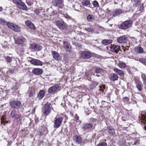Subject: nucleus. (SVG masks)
I'll list each match as a JSON object with an SVG mask.
<instances>
[{
    "label": "nucleus",
    "mask_w": 146,
    "mask_h": 146,
    "mask_svg": "<svg viewBox=\"0 0 146 146\" xmlns=\"http://www.w3.org/2000/svg\"><path fill=\"white\" fill-rule=\"evenodd\" d=\"M42 116H46L50 112V104L47 102L43 106L42 109Z\"/></svg>",
    "instance_id": "1"
},
{
    "label": "nucleus",
    "mask_w": 146,
    "mask_h": 146,
    "mask_svg": "<svg viewBox=\"0 0 146 146\" xmlns=\"http://www.w3.org/2000/svg\"><path fill=\"white\" fill-rule=\"evenodd\" d=\"M133 22L131 20H127L124 22L120 26V28L121 29H127L132 26Z\"/></svg>",
    "instance_id": "2"
},
{
    "label": "nucleus",
    "mask_w": 146,
    "mask_h": 146,
    "mask_svg": "<svg viewBox=\"0 0 146 146\" xmlns=\"http://www.w3.org/2000/svg\"><path fill=\"white\" fill-rule=\"evenodd\" d=\"M7 25L9 27L15 31L18 32L21 31V27L14 23L8 22L7 23Z\"/></svg>",
    "instance_id": "3"
},
{
    "label": "nucleus",
    "mask_w": 146,
    "mask_h": 146,
    "mask_svg": "<svg viewBox=\"0 0 146 146\" xmlns=\"http://www.w3.org/2000/svg\"><path fill=\"white\" fill-rule=\"evenodd\" d=\"M63 118L60 117L56 118L54 121L53 127L54 128H58L61 125L62 122Z\"/></svg>",
    "instance_id": "4"
},
{
    "label": "nucleus",
    "mask_w": 146,
    "mask_h": 146,
    "mask_svg": "<svg viewBox=\"0 0 146 146\" xmlns=\"http://www.w3.org/2000/svg\"><path fill=\"white\" fill-rule=\"evenodd\" d=\"M14 3H16L17 6L21 9L23 10H26L27 7L25 4L21 1H13Z\"/></svg>",
    "instance_id": "5"
},
{
    "label": "nucleus",
    "mask_w": 146,
    "mask_h": 146,
    "mask_svg": "<svg viewBox=\"0 0 146 146\" xmlns=\"http://www.w3.org/2000/svg\"><path fill=\"white\" fill-rule=\"evenodd\" d=\"M54 23L60 29L64 30L66 29L67 27L66 24L63 22H61L59 21H56Z\"/></svg>",
    "instance_id": "6"
},
{
    "label": "nucleus",
    "mask_w": 146,
    "mask_h": 146,
    "mask_svg": "<svg viewBox=\"0 0 146 146\" xmlns=\"http://www.w3.org/2000/svg\"><path fill=\"white\" fill-rule=\"evenodd\" d=\"M81 57L84 59L90 58L92 56V54L90 52L88 51H82L81 53Z\"/></svg>",
    "instance_id": "7"
},
{
    "label": "nucleus",
    "mask_w": 146,
    "mask_h": 146,
    "mask_svg": "<svg viewBox=\"0 0 146 146\" xmlns=\"http://www.w3.org/2000/svg\"><path fill=\"white\" fill-rule=\"evenodd\" d=\"M59 88L58 84H55L50 87L48 90L49 94L55 93L57 92Z\"/></svg>",
    "instance_id": "8"
},
{
    "label": "nucleus",
    "mask_w": 146,
    "mask_h": 146,
    "mask_svg": "<svg viewBox=\"0 0 146 146\" xmlns=\"http://www.w3.org/2000/svg\"><path fill=\"white\" fill-rule=\"evenodd\" d=\"M30 48L33 51H40L42 49L41 46L38 44H32L30 46Z\"/></svg>",
    "instance_id": "9"
},
{
    "label": "nucleus",
    "mask_w": 146,
    "mask_h": 146,
    "mask_svg": "<svg viewBox=\"0 0 146 146\" xmlns=\"http://www.w3.org/2000/svg\"><path fill=\"white\" fill-rule=\"evenodd\" d=\"M10 106L13 108L19 109L21 105V103L17 101H13L10 103Z\"/></svg>",
    "instance_id": "10"
},
{
    "label": "nucleus",
    "mask_w": 146,
    "mask_h": 146,
    "mask_svg": "<svg viewBox=\"0 0 146 146\" xmlns=\"http://www.w3.org/2000/svg\"><path fill=\"white\" fill-rule=\"evenodd\" d=\"M128 39V37L126 36H122L117 39V41L120 43H125L126 42Z\"/></svg>",
    "instance_id": "11"
},
{
    "label": "nucleus",
    "mask_w": 146,
    "mask_h": 146,
    "mask_svg": "<svg viewBox=\"0 0 146 146\" xmlns=\"http://www.w3.org/2000/svg\"><path fill=\"white\" fill-rule=\"evenodd\" d=\"M135 81L136 86L137 89L140 92L142 90L143 86L142 83L139 80L137 79H135Z\"/></svg>",
    "instance_id": "12"
},
{
    "label": "nucleus",
    "mask_w": 146,
    "mask_h": 146,
    "mask_svg": "<svg viewBox=\"0 0 146 146\" xmlns=\"http://www.w3.org/2000/svg\"><path fill=\"white\" fill-rule=\"evenodd\" d=\"M71 46L69 43L65 41L64 42L63 47L66 52H70L71 50Z\"/></svg>",
    "instance_id": "13"
},
{
    "label": "nucleus",
    "mask_w": 146,
    "mask_h": 146,
    "mask_svg": "<svg viewBox=\"0 0 146 146\" xmlns=\"http://www.w3.org/2000/svg\"><path fill=\"white\" fill-rule=\"evenodd\" d=\"M30 62L32 64L34 65L42 66V62L40 60L38 59L32 58Z\"/></svg>",
    "instance_id": "14"
},
{
    "label": "nucleus",
    "mask_w": 146,
    "mask_h": 146,
    "mask_svg": "<svg viewBox=\"0 0 146 146\" xmlns=\"http://www.w3.org/2000/svg\"><path fill=\"white\" fill-rule=\"evenodd\" d=\"M73 138L76 143L80 144L82 142L81 138L79 135H76L73 136Z\"/></svg>",
    "instance_id": "15"
},
{
    "label": "nucleus",
    "mask_w": 146,
    "mask_h": 146,
    "mask_svg": "<svg viewBox=\"0 0 146 146\" xmlns=\"http://www.w3.org/2000/svg\"><path fill=\"white\" fill-rule=\"evenodd\" d=\"M120 48V46L117 45H112L111 48V50L112 52L117 53Z\"/></svg>",
    "instance_id": "16"
},
{
    "label": "nucleus",
    "mask_w": 146,
    "mask_h": 146,
    "mask_svg": "<svg viewBox=\"0 0 146 146\" xmlns=\"http://www.w3.org/2000/svg\"><path fill=\"white\" fill-rule=\"evenodd\" d=\"M33 73L36 75H39L43 73L42 70L39 68H35L32 71Z\"/></svg>",
    "instance_id": "17"
},
{
    "label": "nucleus",
    "mask_w": 146,
    "mask_h": 146,
    "mask_svg": "<svg viewBox=\"0 0 146 146\" xmlns=\"http://www.w3.org/2000/svg\"><path fill=\"white\" fill-rule=\"evenodd\" d=\"M53 58L56 60H60L61 59V57L60 54L54 51L52 52Z\"/></svg>",
    "instance_id": "18"
},
{
    "label": "nucleus",
    "mask_w": 146,
    "mask_h": 146,
    "mask_svg": "<svg viewBox=\"0 0 146 146\" xmlns=\"http://www.w3.org/2000/svg\"><path fill=\"white\" fill-rule=\"evenodd\" d=\"M28 94L29 97L33 98L34 97L35 93L32 88H29Z\"/></svg>",
    "instance_id": "19"
},
{
    "label": "nucleus",
    "mask_w": 146,
    "mask_h": 146,
    "mask_svg": "<svg viewBox=\"0 0 146 146\" xmlns=\"http://www.w3.org/2000/svg\"><path fill=\"white\" fill-rule=\"evenodd\" d=\"M26 25L29 27L33 29H35V27L33 23L30 21L27 20L25 21Z\"/></svg>",
    "instance_id": "20"
},
{
    "label": "nucleus",
    "mask_w": 146,
    "mask_h": 146,
    "mask_svg": "<svg viewBox=\"0 0 146 146\" xmlns=\"http://www.w3.org/2000/svg\"><path fill=\"white\" fill-rule=\"evenodd\" d=\"M110 79L113 81H115L117 80L118 76L116 74H111L110 76Z\"/></svg>",
    "instance_id": "21"
},
{
    "label": "nucleus",
    "mask_w": 146,
    "mask_h": 146,
    "mask_svg": "<svg viewBox=\"0 0 146 146\" xmlns=\"http://www.w3.org/2000/svg\"><path fill=\"white\" fill-rule=\"evenodd\" d=\"M25 40V39L23 37H18L16 41V42L18 44H22Z\"/></svg>",
    "instance_id": "22"
},
{
    "label": "nucleus",
    "mask_w": 146,
    "mask_h": 146,
    "mask_svg": "<svg viewBox=\"0 0 146 146\" xmlns=\"http://www.w3.org/2000/svg\"><path fill=\"white\" fill-rule=\"evenodd\" d=\"M108 132L109 133L113 135L115 133V131L114 129L112 127H109L108 128Z\"/></svg>",
    "instance_id": "23"
},
{
    "label": "nucleus",
    "mask_w": 146,
    "mask_h": 146,
    "mask_svg": "<svg viewBox=\"0 0 146 146\" xmlns=\"http://www.w3.org/2000/svg\"><path fill=\"white\" fill-rule=\"evenodd\" d=\"M113 70L116 73L118 74L123 76L124 75V73L123 72L119 69L116 68H115L113 69Z\"/></svg>",
    "instance_id": "24"
},
{
    "label": "nucleus",
    "mask_w": 146,
    "mask_h": 146,
    "mask_svg": "<svg viewBox=\"0 0 146 146\" xmlns=\"http://www.w3.org/2000/svg\"><path fill=\"white\" fill-rule=\"evenodd\" d=\"M123 12V11L120 9H116L113 11V16H115L119 15Z\"/></svg>",
    "instance_id": "25"
},
{
    "label": "nucleus",
    "mask_w": 146,
    "mask_h": 146,
    "mask_svg": "<svg viewBox=\"0 0 146 146\" xmlns=\"http://www.w3.org/2000/svg\"><path fill=\"white\" fill-rule=\"evenodd\" d=\"M135 51L138 53H142L143 52V48L140 46L137 47L135 48Z\"/></svg>",
    "instance_id": "26"
},
{
    "label": "nucleus",
    "mask_w": 146,
    "mask_h": 146,
    "mask_svg": "<svg viewBox=\"0 0 146 146\" xmlns=\"http://www.w3.org/2000/svg\"><path fill=\"white\" fill-rule=\"evenodd\" d=\"M92 125L91 123H86L84 124L83 127L84 129H90L92 128Z\"/></svg>",
    "instance_id": "27"
},
{
    "label": "nucleus",
    "mask_w": 146,
    "mask_h": 146,
    "mask_svg": "<svg viewBox=\"0 0 146 146\" xmlns=\"http://www.w3.org/2000/svg\"><path fill=\"white\" fill-rule=\"evenodd\" d=\"M139 117L140 119L143 120V121H141V122L145 123H146V115L144 114H141L140 115Z\"/></svg>",
    "instance_id": "28"
},
{
    "label": "nucleus",
    "mask_w": 146,
    "mask_h": 146,
    "mask_svg": "<svg viewBox=\"0 0 146 146\" xmlns=\"http://www.w3.org/2000/svg\"><path fill=\"white\" fill-rule=\"evenodd\" d=\"M44 91L43 90H41L38 94L37 97L39 99H42L44 97Z\"/></svg>",
    "instance_id": "29"
},
{
    "label": "nucleus",
    "mask_w": 146,
    "mask_h": 146,
    "mask_svg": "<svg viewBox=\"0 0 146 146\" xmlns=\"http://www.w3.org/2000/svg\"><path fill=\"white\" fill-rule=\"evenodd\" d=\"M14 118L15 120L17 122H18L22 120V117L21 114L19 113L17 115V116Z\"/></svg>",
    "instance_id": "30"
},
{
    "label": "nucleus",
    "mask_w": 146,
    "mask_h": 146,
    "mask_svg": "<svg viewBox=\"0 0 146 146\" xmlns=\"http://www.w3.org/2000/svg\"><path fill=\"white\" fill-rule=\"evenodd\" d=\"M19 113L17 112L15 110H13L11 113V116L13 118H15L17 115Z\"/></svg>",
    "instance_id": "31"
},
{
    "label": "nucleus",
    "mask_w": 146,
    "mask_h": 146,
    "mask_svg": "<svg viewBox=\"0 0 146 146\" xmlns=\"http://www.w3.org/2000/svg\"><path fill=\"white\" fill-rule=\"evenodd\" d=\"M118 66L121 68H124L126 67L125 63L121 61H119L118 64Z\"/></svg>",
    "instance_id": "32"
},
{
    "label": "nucleus",
    "mask_w": 146,
    "mask_h": 146,
    "mask_svg": "<svg viewBox=\"0 0 146 146\" xmlns=\"http://www.w3.org/2000/svg\"><path fill=\"white\" fill-rule=\"evenodd\" d=\"M112 40H104L102 41V43L105 45H108L112 42Z\"/></svg>",
    "instance_id": "33"
},
{
    "label": "nucleus",
    "mask_w": 146,
    "mask_h": 146,
    "mask_svg": "<svg viewBox=\"0 0 146 146\" xmlns=\"http://www.w3.org/2000/svg\"><path fill=\"white\" fill-rule=\"evenodd\" d=\"M94 16L92 15H89L87 17V19L89 22H92L94 20Z\"/></svg>",
    "instance_id": "34"
},
{
    "label": "nucleus",
    "mask_w": 146,
    "mask_h": 146,
    "mask_svg": "<svg viewBox=\"0 0 146 146\" xmlns=\"http://www.w3.org/2000/svg\"><path fill=\"white\" fill-rule=\"evenodd\" d=\"M54 3L55 6L59 7L62 4V1H54Z\"/></svg>",
    "instance_id": "35"
},
{
    "label": "nucleus",
    "mask_w": 146,
    "mask_h": 146,
    "mask_svg": "<svg viewBox=\"0 0 146 146\" xmlns=\"http://www.w3.org/2000/svg\"><path fill=\"white\" fill-rule=\"evenodd\" d=\"M85 29L86 31L88 32L91 33H94V30L92 28H86Z\"/></svg>",
    "instance_id": "36"
},
{
    "label": "nucleus",
    "mask_w": 146,
    "mask_h": 146,
    "mask_svg": "<svg viewBox=\"0 0 146 146\" xmlns=\"http://www.w3.org/2000/svg\"><path fill=\"white\" fill-rule=\"evenodd\" d=\"M82 4L84 6H87L90 4L89 1H82Z\"/></svg>",
    "instance_id": "37"
},
{
    "label": "nucleus",
    "mask_w": 146,
    "mask_h": 146,
    "mask_svg": "<svg viewBox=\"0 0 146 146\" xmlns=\"http://www.w3.org/2000/svg\"><path fill=\"white\" fill-rule=\"evenodd\" d=\"M141 78L143 80V83L144 84H146V76L144 74L141 75Z\"/></svg>",
    "instance_id": "38"
},
{
    "label": "nucleus",
    "mask_w": 146,
    "mask_h": 146,
    "mask_svg": "<svg viewBox=\"0 0 146 146\" xmlns=\"http://www.w3.org/2000/svg\"><path fill=\"white\" fill-rule=\"evenodd\" d=\"M107 143L104 141L100 142L97 146H106Z\"/></svg>",
    "instance_id": "39"
},
{
    "label": "nucleus",
    "mask_w": 146,
    "mask_h": 146,
    "mask_svg": "<svg viewBox=\"0 0 146 146\" xmlns=\"http://www.w3.org/2000/svg\"><path fill=\"white\" fill-rule=\"evenodd\" d=\"M106 89L105 86L104 85H101L100 86V91H101L102 92H104V90Z\"/></svg>",
    "instance_id": "40"
},
{
    "label": "nucleus",
    "mask_w": 146,
    "mask_h": 146,
    "mask_svg": "<svg viewBox=\"0 0 146 146\" xmlns=\"http://www.w3.org/2000/svg\"><path fill=\"white\" fill-rule=\"evenodd\" d=\"M5 59L7 62H11L12 61V58L9 56H7L5 58Z\"/></svg>",
    "instance_id": "41"
},
{
    "label": "nucleus",
    "mask_w": 146,
    "mask_h": 146,
    "mask_svg": "<svg viewBox=\"0 0 146 146\" xmlns=\"http://www.w3.org/2000/svg\"><path fill=\"white\" fill-rule=\"evenodd\" d=\"M96 72L97 73H100L103 71V70L100 68H97L95 70Z\"/></svg>",
    "instance_id": "42"
},
{
    "label": "nucleus",
    "mask_w": 146,
    "mask_h": 146,
    "mask_svg": "<svg viewBox=\"0 0 146 146\" xmlns=\"http://www.w3.org/2000/svg\"><path fill=\"white\" fill-rule=\"evenodd\" d=\"M99 84V83L98 82H94L93 84H92L90 86V89H92L93 88H94V86H97Z\"/></svg>",
    "instance_id": "43"
},
{
    "label": "nucleus",
    "mask_w": 146,
    "mask_h": 146,
    "mask_svg": "<svg viewBox=\"0 0 146 146\" xmlns=\"http://www.w3.org/2000/svg\"><path fill=\"white\" fill-rule=\"evenodd\" d=\"M6 23L5 21L3 19L0 18V24L2 25H5Z\"/></svg>",
    "instance_id": "44"
},
{
    "label": "nucleus",
    "mask_w": 146,
    "mask_h": 146,
    "mask_svg": "<svg viewBox=\"0 0 146 146\" xmlns=\"http://www.w3.org/2000/svg\"><path fill=\"white\" fill-rule=\"evenodd\" d=\"M41 10H40L38 9H36L34 11L35 13L37 15H39L40 13V11Z\"/></svg>",
    "instance_id": "45"
},
{
    "label": "nucleus",
    "mask_w": 146,
    "mask_h": 146,
    "mask_svg": "<svg viewBox=\"0 0 146 146\" xmlns=\"http://www.w3.org/2000/svg\"><path fill=\"white\" fill-rule=\"evenodd\" d=\"M93 4L95 7H97L98 5V3L96 1H94L93 2Z\"/></svg>",
    "instance_id": "46"
},
{
    "label": "nucleus",
    "mask_w": 146,
    "mask_h": 146,
    "mask_svg": "<svg viewBox=\"0 0 146 146\" xmlns=\"http://www.w3.org/2000/svg\"><path fill=\"white\" fill-rule=\"evenodd\" d=\"M123 101L124 102H127L129 101V98L127 97L123 98Z\"/></svg>",
    "instance_id": "47"
},
{
    "label": "nucleus",
    "mask_w": 146,
    "mask_h": 146,
    "mask_svg": "<svg viewBox=\"0 0 146 146\" xmlns=\"http://www.w3.org/2000/svg\"><path fill=\"white\" fill-rule=\"evenodd\" d=\"M139 141H136L133 145V146H139Z\"/></svg>",
    "instance_id": "48"
},
{
    "label": "nucleus",
    "mask_w": 146,
    "mask_h": 146,
    "mask_svg": "<svg viewBox=\"0 0 146 146\" xmlns=\"http://www.w3.org/2000/svg\"><path fill=\"white\" fill-rule=\"evenodd\" d=\"M90 121L92 122H94L96 121V119L94 118H91L90 119Z\"/></svg>",
    "instance_id": "49"
},
{
    "label": "nucleus",
    "mask_w": 146,
    "mask_h": 146,
    "mask_svg": "<svg viewBox=\"0 0 146 146\" xmlns=\"http://www.w3.org/2000/svg\"><path fill=\"white\" fill-rule=\"evenodd\" d=\"M144 9V7L143 6H140L139 8V10L140 11V12H141Z\"/></svg>",
    "instance_id": "50"
},
{
    "label": "nucleus",
    "mask_w": 146,
    "mask_h": 146,
    "mask_svg": "<svg viewBox=\"0 0 146 146\" xmlns=\"http://www.w3.org/2000/svg\"><path fill=\"white\" fill-rule=\"evenodd\" d=\"M74 118L76 120H77L79 119V117L76 114V115L74 117Z\"/></svg>",
    "instance_id": "51"
},
{
    "label": "nucleus",
    "mask_w": 146,
    "mask_h": 146,
    "mask_svg": "<svg viewBox=\"0 0 146 146\" xmlns=\"http://www.w3.org/2000/svg\"><path fill=\"white\" fill-rule=\"evenodd\" d=\"M122 120L123 121H125L127 120V119L123 117H122Z\"/></svg>",
    "instance_id": "52"
},
{
    "label": "nucleus",
    "mask_w": 146,
    "mask_h": 146,
    "mask_svg": "<svg viewBox=\"0 0 146 146\" xmlns=\"http://www.w3.org/2000/svg\"><path fill=\"white\" fill-rule=\"evenodd\" d=\"M146 60V59H140L139 60L141 62L145 63V62L143 60Z\"/></svg>",
    "instance_id": "53"
},
{
    "label": "nucleus",
    "mask_w": 146,
    "mask_h": 146,
    "mask_svg": "<svg viewBox=\"0 0 146 146\" xmlns=\"http://www.w3.org/2000/svg\"><path fill=\"white\" fill-rule=\"evenodd\" d=\"M57 11H54L52 12V15H55L57 13Z\"/></svg>",
    "instance_id": "54"
},
{
    "label": "nucleus",
    "mask_w": 146,
    "mask_h": 146,
    "mask_svg": "<svg viewBox=\"0 0 146 146\" xmlns=\"http://www.w3.org/2000/svg\"><path fill=\"white\" fill-rule=\"evenodd\" d=\"M14 71L13 70H12L11 69H10L9 70V72L11 73H13L14 72Z\"/></svg>",
    "instance_id": "55"
},
{
    "label": "nucleus",
    "mask_w": 146,
    "mask_h": 146,
    "mask_svg": "<svg viewBox=\"0 0 146 146\" xmlns=\"http://www.w3.org/2000/svg\"><path fill=\"white\" fill-rule=\"evenodd\" d=\"M35 121L36 123H37L38 122V118H36L35 119Z\"/></svg>",
    "instance_id": "56"
},
{
    "label": "nucleus",
    "mask_w": 146,
    "mask_h": 146,
    "mask_svg": "<svg viewBox=\"0 0 146 146\" xmlns=\"http://www.w3.org/2000/svg\"><path fill=\"white\" fill-rule=\"evenodd\" d=\"M3 10V8L1 7H0V11H1Z\"/></svg>",
    "instance_id": "57"
},
{
    "label": "nucleus",
    "mask_w": 146,
    "mask_h": 146,
    "mask_svg": "<svg viewBox=\"0 0 146 146\" xmlns=\"http://www.w3.org/2000/svg\"><path fill=\"white\" fill-rule=\"evenodd\" d=\"M136 3L137 2H138V4L139 3V1H134Z\"/></svg>",
    "instance_id": "58"
},
{
    "label": "nucleus",
    "mask_w": 146,
    "mask_h": 146,
    "mask_svg": "<svg viewBox=\"0 0 146 146\" xmlns=\"http://www.w3.org/2000/svg\"><path fill=\"white\" fill-rule=\"evenodd\" d=\"M144 129L146 131V125L144 126Z\"/></svg>",
    "instance_id": "59"
},
{
    "label": "nucleus",
    "mask_w": 146,
    "mask_h": 146,
    "mask_svg": "<svg viewBox=\"0 0 146 146\" xmlns=\"http://www.w3.org/2000/svg\"><path fill=\"white\" fill-rule=\"evenodd\" d=\"M86 75H88L89 74V73L87 74V72H86Z\"/></svg>",
    "instance_id": "60"
},
{
    "label": "nucleus",
    "mask_w": 146,
    "mask_h": 146,
    "mask_svg": "<svg viewBox=\"0 0 146 146\" xmlns=\"http://www.w3.org/2000/svg\"><path fill=\"white\" fill-rule=\"evenodd\" d=\"M143 60L145 62V63H146V60Z\"/></svg>",
    "instance_id": "61"
},
{
    "label": "nucleus",
    "mask_w": 146,
    "mask_h": 146,
    "mask_svg": "<svg viewBox=\"0 0 146 146\" xmlns=\"http://www.w3.org/2000/svg\"><path fill=\"white\" fill-rule=\"evenodd\" d=\"M137 5H137V4H136L135 5V6H137Z\"/></svg>",
    "instance_id": "62"
},
{
    "label": "nucleus",
    "mask_w": 146,
    "mask_h": 146,
    "mask_svg": "<svg viewBox=\"0 0 146 146\" xmlns=\"http://www.w3.org/2000/svg\"><path fill=\"white\" fill-rule=\"evenodd\" d=\"M42 134H43V133L41 132V135H42Z\"/></svg>",
    "instance_id": "63"
},
{
    "label": "nucleus",
    "mask_w": 146,
    "mask_h": 146,
    "mask_svg": "<svg viewBox=\"0 0 146 146\" xmlns=\"http://www.w3.org/2000/svg\"><path fill=\"white\" fill-rule=\"evenodd\" d=\"M132 39H134V37H132Z\"/></svg>",
    "instance_id": "64"
}]
</instances>
